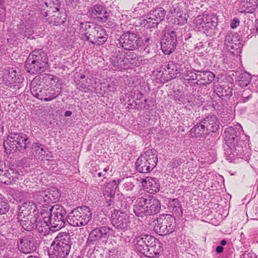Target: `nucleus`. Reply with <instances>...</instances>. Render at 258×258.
<instances>
[{"label":"nucleus","mask_w":258,"mask_h":258,"mask_svg":"<svg viewBox=\"0 0 258 258\" xmlns=\"http://www.w3.org/2000/svg\"><path fill=\"white\" fill-rule=\"evenodd\" d=\"M242 134L243 135V131L239 123L225 129V143L223 146L225 156L229 162H232L236 157L243 158L244 155L243 145L245 144L241 139Z\"/></svg>","instance_id":"f257e3e1"},{"label":"nucleus","mask_w":258,"mask_h":258,"mask_svg":"<svg viewBox=\"0 0 258 258\" xmlns=\"http://www.w3.org/2000/svg\"><path fill=\"white\" fill-rule=\"evenodd\" d=\"M134 242L136 250L147 257L158 256L162 251L161 242L151 235L144 234L137 236Z\"/></svg>","instance_id":"f03ea898"},{"label":"nucleus","mask_w":258,"mask_h":258,"mask_svg":"<svg viewBox=\"0 0 258 258\" xmlns=\"http://www.w3.org/2000/svg\"><path fill=\"white\" fill-rule=\"evenodd\" d=\"M79 27L81 39L84 41L96 45L103 44L107 41L108 34L100 25L86 22L80 23Z\"/></svg>","instance_id":"7ed1b4c3"},{"label":"nucleus","mask_w":258,"mask_h":258,"mask_svg":"<svg viewBox=\"0 0 258 258\" xmlns=\"http://www.w3.org/2000/svg\"><path fill=\"white\" fill-rule=\"evenodd\" d=\"M220 126V122L215 115H208L205 118L194 122L190 135L192 137L205 139L211 132L215 133Z\"/></svg>","instance_id":"20e7f679"},{"label":"nucleus","mask_w":258,"mask_h":258,"mask_svg":"<svg viewBox=\"0 0 258 258\" xmlns=\"http://www.w3.org/2000/svg\"><path fill=\"white\" fill-rule=\"evenodd\" d=\"M72 244L70 234L59 232L51 244L52 251L48 252L49 258H66L69 255Z\"/></svg>","instance_id":"39448f33"},{"label":"nucleus","mask_w":258,"mask_h":258,"mask_svg":"<svg viewBox=\"0 0 258 258\" xmlns=\"http://www.w3.org/2000/svg\"><path fill=\"white\" fill-rule=\"evenodd\" d=\"M48 66L47 54L42 49L32 51L26 61V70L31 74L43 73Z\"/></svg>","instance_id":"423d86ee"},{"label":"nucleus","mask_w":258,"mask_h":258,"mask_svg":"<svg viewBox=\"0 0 258 258\" xmlns=\"http://www.w3.org/2000/svg\"><path fill=\"white\" fill-rule=\"evenodd\" d=\"M218 25V18L214 14L204 13L198 15L193 20V27L196 31L212 36L215 33Z\"/></svg>","instance_id":"0eeeda50"},{"label":"nucleus","mask_w":258,"mask_h":258,"mask_svg":"<svg viewBox=\"0 0 258 258\" xmlns=\"http://www.w3.org/2000/svg\"><path fill=\"white\" fill-rule=\"evenodd\" d=\"M28 140L27 135L24 133H11L4 142V147L7 154L16 151L24 152L28 147Z\"/></svg>","instance_id":"6e6552de"},{"label":"nucleus","mask_w":258,"mask_h":258,"mask_svg":"<svg viewBox=\"0 0 258 258\" xmlns=\"http://www.w3.org/2000/svg\"><path fill=\"white\" fill-rule=\"evenodd\" d=\"M157 162L156 150L148 149L137 159L135 163L136 169L141 173H148L156 167Z\"/></svg>","instance_id":"1a4fd4ad"},{"label":"nucleus","mask_w":258,"mask_h":258,"mask_svg":"<svg viewBox=\"0 0 258 258\" xmlns=\"http://www.w3.org/2000/svg\"><path fill=\"white\" fill-rule=\"evenodd\" d=\"M153 222H155L154 231L161 236L172 233L176 226L175 218L170 214L160 215Z\"/></svg>","instance_id":"9d476101"},{"label":"nucleus","mask_w":258,"mask_h":258,"mask_svg":"<svg viewBox=\"0 0 258 258\" xmlns=\"http://www.w3.org/2000/svg\"><path fill=\"white\" fill-rule=\"evenodd\" d=\"M91 217L92 213L88 207H79L69 213L67 221L73 226H82L87 224Z\"/></svg>","instance_id":"9b49d317"},{"label":"nucleus","mask_w":258,"mask_h":258,"mask_svg":"<svg viewBox=\"0 0 258 258\" xmlns=\"http://www.w3.org/2000/svg\"><path fill=\"white\" fill-rule=\"evenodd\" d=\"M117 41L119 47L130 51L137 50L143 44V41L137 32L132 30L123 32Z\"/></svg>","instance_id":"f8f14e48"},{"label":"nucleus","mask_w":258,"mask_h":258,"mask_svg":"<svg viewBox=\"0 0 258 258\" xmlns=\"http://www.w3.org/2000/svg\"><path fill=\"white\" fill-rule=\"evenodd\" d=\"M37 81L34 79L30 84L31 92L36 98L45 101H49L58 96L59 93L54 88L51 87H44L43 84L41 82H36Z\"/></svg>","instance_id":"ddd939ff"},{"label":"nucleus","mask_w":258,"mask_h":258,"mask_svg":"<svg viewBox=\"0 0 258 258\" xmlns=\"http://www.w3.org/2000/svg\"><path fill=\"white\" fill-rule=\"evenodd\" d=\"M50 214V218L47 220H50L53 230L57 231L64 226L66 220H67V212L62 206L55 204L51 206Z\"/></svg>","instance_id":"4468645a"},{"label":"nucleus","mask_w":258,"mask_h":258,"mask_svg":"<svg viewBox=\"0 0 258 258\" xmlns=\"http://www.w3.org/2000/svg\"><path fill=\"white\" fill-rule=\"evenodd\" d=\"M114 230L109 226H104L93 229L89 233L86 242V246L98 245L103 239H108L112 235Z\"/></svg>","instance_id":"2eb2a0df"},{"label":"nucleus","mask_w":258,"mask_h":258,"mask_svg":"<svg viewBox=\"0 0 258 258\" xmlns=\"http://www.w3.org/2000/svg\"><path fill=\"white\" fill-rule=\"evenodd\" d=\"M60 198V194L57 188L51 187L46 190L36 191L34 194V198L36 202L40 205V207H44L51 203L57 201Z\"/></svg>","instance_id":"dca6fc26"},{"label":"nucleus","mask_w":258,"mask_h":258,"mask_svg":"<svg viewBox=\"0 0 258 258\" xmlns=\"http://www.w3.org/2000/svg\"><path fill=\"white\" fill-rule=\"evenodd\" d=\"M110 221L111 224L119 231L124 232L130 228V216L122 210L114 209L111 214Z\"/></svg>","instance_id":"f3484780"},{"label":"nucleus","mask_w":258,"mask_h":258,"mask_svg":"<svg viewBox=\"0 0 258 258\" xmlns=\"http://www.w3.org/2000/svg\"><path fill=\"white\" fill-rule=\"evenodd\" d=\"M226 49L234 55L240 54L243 46L242 39L236 33H227L224 40Z\"/></svg>","instance_id":"a211bd4d"},{"label":"nucleus","mask_w":258,"mask_h":258,"mask_svg":"<svg viewBox=\"0 0 258 258\" xmlns=\"http://www.w3.org/2000/svg\"><path fill=\"white\" fill-rule=\"evenodd\" d=\"M137 203L145 204L146 212L148 216L154 215L160 212L161 203L160 201L153 196L146 195L138 198Z\"/></svg>","instance_id":"6ab92c4d"},{"label":"nucleus","mask_w":258,"mask_h":258,"mask_svg":"<svg viewBox=\"0 0 258 258\" xmlns=\"http://www.w3.org/2000/svg\"><path fill=\"white\" fill-rule=\"evenodd\" d=\"M176 43V32L168 30L165 32L164 37L161 40V49L165 54H169L175 49Z\"/></svg>","instance_id":"aec40b11"},{"label":"nucleus","mask_w":258,"mask_h":258,"mask_svg":"<svg viewBox=\"0 0 258 258\" xmlns=\"http://www.w3.org/2000/svg\"><path fill=\"white\" fill-rule=\"evenodd\" d=\"M17 246L21 252L31 253L37 249V241L32 236H26L17 240Z\"/></svg>","instance_id":"412c9836"},{"label":"nucleus","mask_w":258,"mask_h":258,"mask_svg":"<svg viewBox=\"0 0 258 258\" xmlns=\"http://www.w3.org/2000/svg\"><path fill=\"white\" fill-rule=\"evenodd\" d=\"M19 207L18 216H35L38 213L37 206L32 201H27Z\"/></svg>","instance_id":"4be33fe9"},{"label":"nucleus","mask_w":258,"mask_h":258,"mask_svg":"<svg viewBox=\"0 0 258 258\" xmlns=\"http://www.w3.org/2000/svg\"><path fill=\"white\" fill-rule=\"evenodd\" d=\"M124 55V52L122 51H116L113 53L110 58V62L113 70L121 71L127 69Z\"/></svg>","instance_id":"5701e85b"},{"label":"nucleus","mask_w":258,"mask_h":258,"mask_svg":"<svg viewBox=\"0 0 258 258\" xmlns=\"http://www.w3.org/2000/svg\"><path fill=\"white\" fill-rule=\"evenodd\" d=\"M200 71L194 69L187 70L185 74H179L178 78L186 86L188 85L190 87L194 86L198 84V80Z\"/></svg>","instance_id":"b1692460"},{"label":"nucleus","mask_w":258,"mask_h":258,"mask_svg":"<svg viewBox=\"0 0 258 258\" xmlns=\"http://www.w3.org/2000/svg\"><path fill=\"white\" fill-rule=\"evenodd\" d=\"M89 12L91 17L97 19L99 22H105L109 17V13L105 7L100 5L93 6Z\"/></svg>","instance_id":"393cba45"},{"label":"nucleus","mask_w":258,"mask_h":258,"mask_svg":"<svg viewBox=\"0 0 258 258\" xmlns=\"http://www.w3.org/2000/svg\"><path fill=\"white\" fill-rule=\"evenodd\" d=\"M143 186L148 192L154 194L160 189V184L158 179L154 177H147L143 180Z\"/></svg>","instance_id":"a878e982"},{"label":"nucleus","mask_w":258,"mask_h":258,"mask_svg":"<svg viewBox=\"0 0 258 258\" xmlns=\"http://www.w3.org/2000/svg\"><path fill=\"white\" fill-rule=\"evenodd\" d=\"M204 100L200 95H195V94H186V96L183 97L180 96L178 98V102L180 104L182 103L183 105L189 104L190 106H200L204 102ZM188 104H187V106Z\"/></svg>","instance_id":"bb28decb"},{"label":"nucleus","mask_w":258,"mask_h":258,"mask_svg":"<svg viewBox=\"0 0 258 258\" xmlns=\"http://www.w3.org/2000/svg\"><path fill=\"white\" fill-rule=\"evenodd\" d=\"M125 61L127 69L131 67H139L142 64V57L134 52H124Z\"/></svg>","instance_id":"cd10ccee"},{"label":"nucleus","mask_w":258,"mask_h":258,"mask_svg":"<svg viewBox=\"0 0 258 258\" xmlns=\"http://www.w3.org/2000/svg\"><path fill=\"white\" fill-rule=\"evenodd\" d=\"M18 219L20 225L25 230L31 231L34 229L36 222L35 216H18Z\"/></svg>","instance_id":"c85d7f7f"},{"label":"nucleus","mask_w":258,"mask_h":258,"mask_svg":"<svg viewBox=\"0 0 258 258\" xmlns=\"http://www.w3.org/2000/svg\"><path fill=\"white\" fill-rule=\"evenodd\" d=\"M20 175L19 171L16 168H10L4 172V179L3 182L8 185L16 181Z\"/></svg>","instance_id":"c756f323"},{"label":"nucleus","mask_w":258,"mask_h":258,"mask_svg":"<svg viewBox=\"0 0 258 258\" xmlns=\"http://www.w3.org/2000/svg\"><path fill=\"white\" fill-rule=\"evenodd\" d=\"M214 91L216 95L222 98L223 97H229L232 95V88L226 85H220L214 84Z\"/></svg>","instance_id":"7c9ffc66"},{"label":"nucleus","mask_w":258,"mask_h":258,"mask_svg":"<svg viewBox=\"0 0 258 258\" xmlns=\"http://www.w3.org/2000/svg\"><path fill=\"white\" fill-rule=\"evenodd\" d=\"M44 4L47 8L44 14L46 17L49 14H52V13H56L58 12L61 5L59 0H45Z\"/></svg>","instance_id":"2f4dec72"},{"label":"nucleus","mask_w":258,"mask_h":258,"mask_svg":"<svg viewBox=\"0 0 258 258\" xmlns=\"http://www.w3.org/2000/svg\"><path fill=\"white\" fill-rule=\"evenodd\" d=\"M258 5V0H241L240 8L241 12L252 13Z\"/></svg>","instance_id":"473e14b6"},{"label":"nucleus","mask_w":258,"mask_h":258,"mask_svg":"<svg viewBox=\"0 0 258 258\" xmlns=\"http://www.w3.org/2000/svg\"><path fill=\"white\" fill-rule=\"evenodd\" d=\"M198 80V84L207 85L210 84L215 78V75L212 72L208 71H200Z\"/></svg>","instance_id":"72a5a7b5"},{"label":"nucleus","mask_w":258,"mask_h":258,"mask_svg":"<svg viewBox=\"0 0 258 258\" xmlns=\"http://www.w3.org/2000/svg\"><path fill=\"white\" fill-rule=\"evenodd\" d=\"M35 225L34 229H36L41 235L46 236L49 233L51 225L49 222L38 219V218L36 217Z\"/></svg>","instance_id":"f704fd0d"},{"label":"nucleus","mask_w":258,"mask_h":258,"mask_svg":"<svg viewBox=\"0 0 258 258\" xmlns=\"http://www.w3.org/2000/svg\"><path fill=\"white\" fill-rule=\"evenodd\" d=\"M121 181V179H118L108 182L104 188V195L110 198L113 197Z\"/></svg>","instance_id":"c9c22d12"},{"label":"nucleus","mask_w":258,"mask_h":258,"mask_svg":"<svg viewBox=\"0 0 258 258\" xmlns=\"http://www.w3.org/2000/svg\"><path fill=\"white\" fill-rule=\"evenodd\" d=\"M17 27L18 36L20 37L29 38L33 33L32 28L29 25H27L26 24L22 23L18 25Z\"/></svg>","instance_id":"e433bc0d"},{"label":"nucleus","mask_w":258,"mask_h":258,"mask_svg":"<svg viewBox=\"0 0 258 258\" xmlns=\"http://www.w3.org/2000/svg\"><path fill=\"white\" fill-rule=\"evenodd\" d=\"M0 84L2 87L8 89L11 88L12 86H15L16 82L10 73L7 72L4 74L2 80L0 79Z\"/></svg>","instance_id":"4c0bfd02"},{"label":"nucleus","mask_w":258,"mask_h":258,"mask_svg":"<svg viewBox=\"0 0 258 258\" xmlns=\"http://www.w3.org/2000/svg\"><path fill=\"white\" fill-rule=\"evenodd\" d=\"M144 94L142 92L137 91L136 94V100L135 101L137 108L140 109H143L144 108L146 109H149V106L147 104V99L145 98L143 99Z\"/></svg>","instance_id":"58836bf2"},{"label":"nucleus","mask_w":258,"mask_h":258,"mask_svg":"<svg viewBox=\"0 0 258 258\" xmlns=\"http://www.w3.org/2000/svg\"><path fill=\"white\" fill-rule=\"evenodd\" d=\"M166 15V11L162 8H157L154 10L150 12V16H152L151 19H155L158 24L164 20Z\"/></svg>","instance_id":"ea45409f"},{"label":"nucleus","mask_w":258,"mask_h":258,"mask_svg":"<svg viewBox=\"0 0 258 258\" xmlns=\"http://www.w3.org/2000/svg\"><path fill=\"white\" fill-rule=\"evenodd\" d=\"M250 75L246 72L240 74L237 79L238 85L241 87L247 86L250 84Z\"/></svg>","instance_id":"a19ab883"},{"label":"nucleus","mask_w":258,"mask_h":258,"mask_svg":"<svg viewBox=\"0 0 258 258\" xmlns=\"http://www.w3.org/2000/svg\"><path fill=\"white\" fill-rule=\"evenodd\" d=\"M134 212L135 214L139 217H144L147 216L146 212V207L145 204L138 203L134 206Z\"/></svg>","instance_id":"79ce46f5"},{"label":"nucleus","mask_w":258,"mask_h":258,"mask_svg":"<svg viewBox=\"0 0 258 258\" xmlns=\"http://www.w3.org/2000/svg\"><path fill=\"white\" fill-rule=\"evenodd\" d=\"M152 16H150V13L148 14L146 18L142 20L141 24L147 28H151L156 27L158 25V22H156L155 19H151Z\"/></svg>","instance_id":"37998d69"},{"label":"nucleus","mask_w":258,"mask_h":258,"mask_svg":"<svg viewBox=\"0 0 258 258\" xmlns=\"http://www.w3.org/2000/svg\"><path fill=\"white\" fill-rule=\"evenodd\" d=\"M167 68L168 74L170 77L176 78L177 75V66L176 63L173 61H170L168 63Z\"/></svg>","instance_id":"c03bdc74"},{"label":"nucleus","mask_w":258,"mask_h":258,"mask_svg":"<svg viewBox=\"0 0 258 258\" xmlns=\"http://www.w3.org/2000/svg\"><path fill=\"white\" fill-rule=\"evenodd\" d=\"M9 210V205L4 197L0 194V215L6 213Z\"/></svg>","instance_id":"a18cd8bd"},{"label":"nucleus","mask_w":258,"mask_h":258,"mask_svg":"<svg viewBox=\"0 0 258 258\" xmlns=\"http://www.w3.org/2000/svg\"><path fill=\"white\" fill-rule=\"evenodd\" d=\"M50 207L51 206H49V207H43V209H42L40 212V216L38 219L46 221L50 223V220H47V219L50 218Z\"/></svg>","instance_id":"49530a36"},{"label":"nucleus","mask_w":258,"mask_h":258,"mask_svg":"<svg viewBox=\"0 0 258 258\" xmlns=\"http://www.w3.org/2000/svg\"><path fill=\"white\" fill-rule=\"evenodd\" d=\"M50 15L51 14H49L48 18H47L50 24H52L54 25H57L63 22V21L61 20L60 17L58 16L59 14L57 13V15L54 14L51 16Z\"/></svg>","instance_id":"de8ad7c7"},{"label":"nucleus","mask_w":258,"mask_h":258,"mask_svg":"<svg viewBox=\"0 0 258 258\" xmlns=\"http://www.w3.org/2000/svg\"><path fill=\"white\" fill-rule=\"evenodd\" d=\"M47 148L45 147L43 145L42 147L39 149L38 151L36 153V156L39 159H41L42 160H48L49 155L47 153Z\"/></svg>","instance_id":"09e8293b"},{"label":"nucleus","mask_w":258,"mask_h":258,"mask_svg":"<svg viewBox=\"0 0 258 258\" xmlns=\"http://www.w3.org/2000/svg\"><path fill=\"white\" fill-rule=\"evenodd\" d=\"M251 95L252 92L250 90H244L239 98V101L242 103H245L248 101L251 98Z\"/></svg>","instance_id":"8fccbe9b"},{"label":"nucleus","mask_w":258,"mask_h":258,"mask_svg":"<svg viewBox=\"0 0 258 258\" xmlns=\"http://www.w3.org/2000/svg\"><path fill=\"white\" fill-rule=\"evenodd\" d=\"M77 88L81 91L86 92L88 81L87 80H77L76 81Z\"/></svg>","instance_id":"3c124183"},{"label":"nucleus","mask_w":258,"mask_h":258,"mask_svg":"<svg viewBox=\"0 0 258 258\" xmlns=\"http://www.w3.org/2000/svg\"><path fill=\"white\" fill-rule=\"evenodd\" d=\"M180 15L178 16V25H184V24L187 23V19L188 17V16L187 15V14L184 13V14L183 13L182 14H181L180 11L178 12V15Z\"/></svg>","instance_id":"603ef678"},{"label":"nucleus","mask_w":258,"mask_h":258,"mask_svg":"<svg viewBox=\"0 0 258 258\" xmlns=\"http://www.w3.org/2000/svg\"><path fill=\"white\" fill-rule=\"evenodd\" d=\"M117 87L116 82L114 81H111L107 86V89L110 92H114L116 91Z\"/></svg>","instance_id":"864d4df0"},{"label":"nucleus","mask_w":258,"mask_h":258,"mask_svg":"<svg viewBox=\"0 0 258 258\" xmlns=\"http://www.w3.org/2000/svg\"><path fill=\"white\" fill-rule=\"evenodd\" d=\"M48 79L49 80V83L51 85L56 86V83L58 81V78L57 77L50 75L48 76Z\"/></svg>","instance_id":"5fc2aeb1"},{"label":"nucleus","mask_w":258,"mask_h":258,"mask_svg":"<svg viewBox=\"0 0 258 258\" xmlns=\"http://www.w3.org/2000/svg\"><path fill=\"white\" fill-rule=\"evenodd\" d=\"M4 168H6V166L2 163H0V181L1 182H3V180L4 179V172L7 170H4Z\"/></svg>","instance_id":"6e6d98bb"},{"label":"nucleus","mask_w":258,"mask_h":258,"mask_svg":"<svg viewBox=\"0 0 258 258\" xmlns=\"http://www.w3.org/2000/svg\"><path fill=\"white\" fill-rule=\"evenodd\" d=\"M239 23L240 21L238 18H234L231 21L230 27L232 29H235L239 25Z\"/></svg>","instance_id":"4d7b16f0"},{"label":"nucleus","mask_w":258,"mask_h":258,"mask_svg":"<svg viewBox=\"0 0 258 258\" xmlns=\"http://www.w3.org/2000/svg\"><path fill=\"white\" fill-rule=\"evenodd\" d=\"M109 169V167L108 166H106L101 172H99L97 173V175L99 177L104 176L105 178V176L107 174L108 171Z\"/></svg>","instance_id":"13d9d810"},{"label":"nucleus","mask_w":258,"mask_h":258,"mask_svg":"<svg viewBox=\"0 0 258 258\" xmlns=\"http://www.w3.org/2000/svg\"><path fill=\"white\" fill-rule=\"evenodd\" d=\"M256 254L253 252H245L241 256L240 258H256Z\"/></svg>","instance_id":"bf43d9fd"},{"label":"nucleus","mask_w":258,"mask_h":258,"mask_svg":"<svg viewBox=\"0 0 258 258\" xmlns=\"http://www.w3.org/2000/svg\"><path fill=\"white\" fill-rule=\"evenodd\" d=\"M43 145L40 144L39 143H34L32 145V149L34 150L35 153L38 151L39 149H40Z\"/></svg>","instance_id":"052dcab7"},{"label":"nucleus","mask_w":258,"mask_h":258,"mask_svg":"<svg viewBox=\"0 0 258 258\" xmlns=\"http://www.w3.org/2000/svg\"><path fill=\"white\" fill-rule=\"evenodd\" d=\"M6 19V14L4 10L0 9V22H4Z\"/></svg>","instance_id":"680f3d73"},{"label":"nucleus","mask_w":258,"mask_h":258,"mask_svg":"<svg viewBox=\"0 0 258 258\" xmlns=\"http://www.w3.org/2000/svg\"><path fill=\"white\" fill-rule=\"evenodd\" d=\"M175 203H176V199H173L172 203H170V206H172V205H173L172 211H174L175 213L177 211L176 206L175 205Z\"/></svg>","instance_id":"e2e57ef3"},{"label":"nucleus","mask_w":258,"mask_h":258,"mask_svg":"<svg viewBox=\"0 0 258 258\" xmlns=\"http://www.w3.org/2000/svg\"><path fill=\"white\" fill-rule=\"evenodd\" d=\"M216 251L217 253H222L223 251V247L221 245L217 246Z\"/></svg>","instance_id":"0e129e2a"},{"label":"nucleus","mask_w":258,"mask_h":258,"mask_svg":"<svg viewBox=\"0 0 258 258\" xmlns=\"http://www.w3.org/2000/svg\"><path fill=\"white\" fill-rule=\"evenodd\" d=\"M72 113L71 111L68 110L66 111L64 115L66 116H70L72 115Z\"/></svg>","instance_id":"69168bd1"},{"label":"nucleus","mask_w":258,"mask_h":258,"mask_svg":"<svg viewBox=\"0 0 258 258\" xmlns=\"http://www.w3.org/2000/svg\"><path fill=\"white\" fill-rule=\"evenodd\" d=\"M226 243H227V241L225 239H223L220 242L221 246H222L226 245Z\"/></svg>","instance_id":"338daca9"},{"label":"nucleus","mask_w":258,"mask_h":258,"mask_svg":"<svg viewBox=\"0 0 258 258\" xmlns=\"http://www.w3.org/2000/svg\"><path fill=\"white\" fill-rule=\"evenodd\" d=\"M171 14L172 15L173 14H176V8H174V7H172V9H171Z\"/></svg>","instance_id":"774afa93"}]
</instances>
